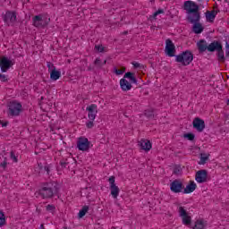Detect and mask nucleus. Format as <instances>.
<instances>
[{
    "mask_svg": "<svg viewBox=\"0 0 229 229\" xmlns=\"http://www.w3.org/2000/svg\"><path fill=\"white\" fill-rule=\"evenodd\" d=\"M216 56L218 62L225 63L226 60V57H225V51L223 50V47H221L217 52H216Z\"/></svg>",
    "mask_w": 229,
    "mask_h": 229,
    "instance_id": "23",
    "label": "nucleus"
},
{
    "mask_svg": "<svg viewBox=\"0 0 229 229\" xmlns=\"http://www.w3.org/2000/svg\"><path fill=\"white\" fill-rule=\"evenodd\" d=\"M225 56H229V44L228 42L225 43Z\"/></svg>",
    "mask_w": 229,
    "mask_h": 229,
    "instance_id": "44",
    "label": "nucleus"
},
{
    "mask_svg": "<svg viewBox=\"0 0 229 229\" xmlns=\"http://www.w3.org/2000/svg\"><path fill=\"white\" fill-rule=\"evenodd\" d=\"M47 67H48V72H52L53 71L56 70V67L51 62L47 63Z\"/></svg>",
    "mask_w": 229,
    "mask_h": 229,
    "instance_id": "34",
    "label": "nucleus"
},
{
    "mask_svg": "<svg viewBox=\"0 0 229 229\" xmlns=\"http://www.w3.org/2000/svg\"><path fill=\"white\" fill-rule=\"evenodd\" d=\"M103 65H106V60H105L103 63H102V66Z\"/></svg>",
    "mask_w": 229,
    "mask_h": 229,
    "instance_id": "51",
    "label": "nucleus"
},
{
    "mask_svg": "<svg viewBox=\"0 0 229 229\" xmlns=\"http://www.w3.org/2000/svg\"><path fill=\"white\" fill-rule=\"evenodd\" d=\"M178 173H180V166H175L174 168V174H178Z\"/></svg>",
    "mask_w": 229,
    "mask_h": 229,
    "instance_id": "45",
    "label": "nucleus"
},
{
    "mask_svg": "<svg viewBox=\"0 0 229 229\" xmlns=\"http://www.w3.org/2000/svg\"><path fill=\"white\" fill-rule=\"evenodd\" d=\"M183 10L187 11V21L191 24H193L192 26V31L196 35H199L203 33V25L199 22L201 21V13L199 12V5L196 4L195 2H192L191 0H188L184 2L183 4Z\"/></svg>",
    "mask_w": 229,
    "mask_h": 229,
    "instance_id": "1",
    "label": "nucleus"
},
{
    "mask_svg": "<svg viewBox=\"0 0 229 229\" xmlns=\"http://www.w3.org/2000/svg\"><path fill=\"white\" fill-rule=\"evenodd\" d=\"M0 124H2L3 128H6V126H8V124H10V123L8 121H6L4 123L2 122V123H0Z\"/></svg>",
    "mask_w": 229,
    "mask_h": 229,
    "instance_id": "46",
    "label": "nucleus"
},
{
    "mask_svg": "<svg viewBox=\"0 0 229 229\" xmlns=\"http://www.w3.org/2000/svg\"><path fill=\"white\" fill-rule=\"evenodd\" d=\"M43 171H45V173H47V174H50L51 173V165H46L43 168Z\"/></svg>",
    "mask_w": 229,
    "mask_h": 229,
    "instance_id": "39",
    "label": "nucleus"
},
{
    "mask_svg": "<svg viewBox=\"0 0 229 229\" xmlns=\"http://www.w3.org/2000/svg\"><path fill=\"white\" fill-rule=\"evenodd\" d=\"M139 145L143 151H150L153 148V144L148 140H141Z\"/></svg>",
    "mask_w": 229,
    "mask_h": 229,
    "instance_id": "16",
    "label": "nucleus"
},
{
    "mask_svg": "<svg viewBox=\"0 0 229 229\" xmlns=\"http://www.w3.org/2000/svg\"><path fill=\"white\" fill-rule=\"evenodd\" d=\"M86 112H88V117L91 121H95L96 116L98 115V105L91 104L86 107Z\"/></svg>",
    "mask_w": 229,
    "mask_h": 229,
    "instance_id": "13",
    "label": "nucleus"
},
{
    "mask_svg": "<svg viewBox=\"0 0 229 229\" xmlns=\"http://www.w3.org/2000/svg\"><path fill=\"white\" fill-rule=\"evenodd\" d=\"M108 182L110 183L111 196H113L114 199H117L121 190L119 189V186L115 185V176L113 175L109 177Z\"/></svg>",
    "mask_w": 229,
    "mask_h": 229,
    "instance_id": "10",
    "label": "nucleus"
},
{
    "mask_svg": "<svg viewBox=\"0 0 229 229\" xmlns=\"http://www.w3.org/2000/svg\"><path fill=\"white\" fill-rule=\"evenodd\" d=\"M182 223L186 225L189 226V225H191V223H192V218L191 217V216L185 215L184 216H182Z\"/></svg>",
    "mask_w": 229,
    "mask_h": 229,
    "instance_id": "26",
    "label": "nucleus"
},
{
    "mask_svg": "<svg viewBox=\"0 0 229 229\" xmlns=\"http://www.w3.org/2000/svg\"><path fill=\"white\" fill-rule=\"evenodd\" d=\"M47 212H50V214H55V211L56 210V207L53 204H48L46 206Z\"/></svg>",
    "mask_w": 229,
    "mask_h": 229,
    "instance_id": "29",
    "label": "nucleus"
},
{
    "mask_svg": "<svg viewBox=\"0 0 229 229\" xmlns=\"http://www.w3.org/2000/svg\"><path fill=\"white\" fill-rule=\"evenodd\" d=\"M178 213H179L180 217H183L184 216L188 215L187 210H185V208H183L182 206L179 207Z\"/></svg>",
    "mask_w": 229,
    "mask_h": 229,
    "instance_id": "32",
    "label": "nucleus"
},
{
    "mask_svg": "<svg viewBox=\"0 0 229 229\" xmlns=\"http://www.w3.org/2000/svg\"><path fill=\"white\" fill-rule=\"evenodd\" d=\"M197 47L199 50V53H205L207 51L208 53H216L220 50L221 47H223V44L219 40H214L210 44L207 43V40L200 39L197 43Z\"/></svg>",
    "mask_w": 229,
    "mask_h": 229,
    "instance_id": "3",
    "label": "nucleus"
},
{
    "mask_svg": "<svg viewBox=\"0 0 229 229\" xmlns=\"http://www.w3.org/2000/svg\"><path fill=\"white\" fill-rule=\"evenodd\" d=\"M192 60H194V54H192L191 50L182 51L181 54L175 55V62L177 64H182L183 67L191 65Z\"/></svg>",
    "mask_w": 229,
    "mask_h": 229,
    "instance_id": "4",
    "label": "nucleus"
},
{
    "mask_svg": "<svg viewBox=\"0 0 229 229\" xmlns=\"http://www.w3.org/2000/svg\"><path fill=\"white\" fill-rule=\"evenodd\" d=\"M7 165H8V162L6 161V157H5L4 162L0 164V167H3V169H6Z\"/></svg>",
    "mask_w": 229,
    "mask_h": 229,
    "instance_id": "43",
    "label": "nucleus"
},
{
    "mask_svg": "<svg viewBox=\"0 0 229 229\" xmlns=\"http://www.w3.org/2000/svg\"><path fill=\"white\" fill-rule=\"evenodd\" d=\"M59 192L60 184H58L56 182H49L42 183L38 194V196H41L43 199H51V198L58 196Z\"/></svg>",
    "mask_w": 229,
    "mask_h": 229,
    "instance_id": "2",
    "label": "nucleus"
},
{
    "mask_svg": "<svg viewBox=\"0 0 229 229\" xmlns=\"http://www.w3.org/2000/svg\"><path fill=\"white\" fill-rule=\"evenodd\" d=\"M199 1H203V0H199Z\"/></svg>",
    "mask_w": 229,
    "mask_h": 229,
    "instance_id": "54",
    "label": "nucleus"
},
{
    "mask_svg": "<svg viewBox=\"0 0 229 229\" xmlns=\"http://www.w3.org/2000/svg\"><path fill=\"white\" fill-rule=\"evenodd\" d=\"M184 185L180 179H175L170 183V191L174 194H180L183 192Z\"/></svg>",
    "mask_w": 229,
    "mask_h": 229,
    "instance_id": "9",
    "label": "nucleus"
},
{
    "mask_svg": "<svg viewBox=\"0 0 229 229\" xmlns=\"http://www.w3.org/2000/svg\"><path fill=\"white\" fill-rule=\"evenodd\" d=\"M0 81L6 83V81H8V76L0 73Z\"/></svg>",
    "mask_w": 229,
    "mask_h": 229,
    "instance_id": "41",
    "label": "nucleus"
},
{
    "mask_svg": "<svg viewBox=\"0 0 229 229\" xmlns=\"http://www.w3.org/2000/svg\"><path fill=\"white\" fill-rule=\"evenodd\" d=\"M79 151H89L90 149V142L85 137H80L77 141Z\"/></svg>",
    "mask_w": 229,
    "mask_h": 229,
    "instance_id": "11",
    "label": "nucleus"
},
{
    "mask_svg": "<svg viewBox=\"0 0 229 229\" xmlns=\"http://www.w3.org/2000/svg\"><path fill=\"white\" fill-rule=\"evenodd\" d=\"M6 225V217L4 216V212L0 211V228Z\"/></svg>",
    "mask_w": 229,
    "mask_h": 229,
    "instance_id": "27",
    "label": "nucleus"
},
{
    "mask_svg": "<svg viewBox=\"0 0 229 229\" xmlns=\"http://www.w3.org/2000/svg\"><path fill=\"white\" fill-rule=\"evenodd\" d=\"M207 160H208V157L203 156V154H201L200 160L199 162V165H205V164H207Z\"/></svg>",
    "mask_w": 229,
    "mask_h": 229,
    "instance_id": "33",
    "label": "nucleus"
},
{
    "mask_svg": "<svg viewBox=\"0 0 229 229\" xmlns=\"http://www.w3.org/2000/svg\"><path fill=\"white\" fill-rule=\"evenodd\" d=\"M165 53L166 56H169L170 58H173V56L176 58V47L171 38L165 40Z\"/></svg>",
    "mask_w": 229,
    "mask_h": 229,
    "instance_id": "7",
    "label": "nucleus"
},
{
    "mask_svg": "<svg viewBox=\"0 0 229 229\" xmlns=\"http://www.w3.org/2000/svg\"><path fill=\"white\" fill-rule=\"evenodd\" d=\"M3 60V57L0 56V62Z\"/></svg>",
    "mask_w": 229,
    "mask_h": 229,
    "instance_id": "52",
    "label": "nucleus"
},
{
    "mask_svg": "<svg viewBox=\"0 0 229 229\" xmlns=\"http://www.w3.org/2000/svg\"><path fill=\"white\" fill-rule=\"evenodd\" d=\"M1 123H3V121H2V120H0V124H1Z\"/></svg>",
    "mask_w": 229,
    "mask_h": 229,
    "instance_id": "53",
    "label": "nucleus"
},
{
    "mask_svg": "<svg viewBox=\"0 0 229 229\" xmlns=\"http://www.w3.org/2000/svg\"><path fill=\"white\" fill-rule=\"evenodd\" d=\"M10 158L13 160V162H15V164L19 162V159L15 157V152L13 150H12L10 153Z\"/></svg>",
    "mask_w": 229,
    "mask_h": 229,
    "instance_id": "36",
    "label": "nucleus"
},
{
    "mask_svg": "<svg viewBox=\"0 0 229 229\" xmlns=\"http://www.w3.org/2000/svg\"><path fill=\"white\" fill-rule=\"evenodd\" d=\"M162 13H165L164 9H158L157 11H156L153 15L149 16V21H156L157 20V16L160 15Z\"/></svg>",
    "mask_w": 229,
    "mask_h": 229,
    "instance_id": "25",
    "label": "nucleus"
},
{
    "mask_svg": "<svg viewBox=\"0 0 229 229\" xmlns=\"http://www.w3.org/2000/svg\"><path fill=\"white\" fill-rule=\"evenodd\" d=\"M21 112H22V104L17 101H12L8 105V115L11 117H17L21 115Z\"/></svg>",
    "mask_w": 229,
    "mask_h": 229,
    "instance_id": "5",
    "label": "nucleus"
},
{
    "mask_svg": "<svg viewBox=\"0 0 229 229\" xmlns=\"http://www.w3.org/2000/svg\"><path fill=\"white\" fill-rule=\"evenodd\" d=\"M120 87L123 92H128V90H131V84L128 80L123 79L120 80Z\"/></svg>",
    "mask_w": 229,
    "mask_h": 229,
    "instance_id": "18",
    "label": "nucleus"
},
{
    "mask_svg": "<svg viewBox=\"0 0 229 229\" xmlns=\"http://www.w3.org/2000/svg\"><path fill=\"white\" fill-rule=\"evenodd\" d=\"M126 72V67L123 66L120 70L117 68H114V73L116 76H121V74H124Z\"/></svg>",
    "mask_w": 229,
    "mask_h": 229,
    "instance_id": "31",
    "label": "nucleus"
},
{
    "mask_svg": "<svg viewBox=\"0 0 229 229\" xmlns=\"http://www.w3.org/2000/svg\"><path fill=\"white\" fill-rule=\"evenodd\" d=\"M15 64V60H10L6 56H2V60L0 62V69L2 72H8L11 67H13Z\"/></svg>",
    "mask_w": 229,
    "mask_h": 229,
    "instance_id": "8",
    "label": "nucleus"
},
{
    "mask_svg": "<svg viewBox=\"0 0 229 229\" xmlns=\"http://www.w3.org/2000/svg\"><path fill=\"white\" fill-rule=\"evenodd\" d=\"M144 115L148 119H155V109L149 108L144 111Z\"/></svg>",
    "mask_w": 229,
    "mask_h": 229,
    "instance_id": "24",
    "label": "nucleus"
},
{
    "mask_svg": "<svg viewBox=\"0 0 229 229\" xmlns=\"http://www.w3.org/2000/svg\"><path fill=\"white\" fill-rule=\"evenodd\" d=\"M183 138L187 139V140H194V139H196V135H194V133L192 132H188V133H184L183 134Z\"/></svg>",
    "mask_w": 229,
    "mask_h": 229,
    "instance_id": "30",
    "label": "nucleus"
},
{
    "mask_svg": "<svg viewBox=\"0 0 229 229\" xmlns=\"http://www.w3.org/2000/svg\"><path fill=\"white\" fill-rule=\"evenodd\" d=\"M196 189H198L196 182H194V181H190L187 186L182 190V194H191Z\"/></svg>",
    "mask_w": 229,
    "mask_h": 229,
    "instance_id": "15",
    "label": "nucleus"
},
{
    "mask_svg": "<svg viewBox=\"0 0 229 229\" xmlns=\"http://www.w3.org/2000/svg\"><path fill=\"white\" fill-rule=\"evenodd\" d=\"M38 166L39 171H44V165H42V163H38Z\"/></svg>",
    "mask_w": 229,
    "mask_h": 229,
    "instance_id": "47",
    "label": "nucleus"
},
{
    "mask_svg": "<svg viewBox=\"0 0 229 229\" xmlns=\"http://www.w3.org/2000/svg\"><path fill=\"white\" fill-rule=\"evenodd\" d=\"M94 64L97 65V67H103V62H101V59L99 58L95 60Z\"/></svg>",
    "mask_w": 229,
    "mask_h": 229,
    "instance_id": "40",
    "label": "nucleus"
},
{
    "mask_svg": "<svg viewBox=\"0 0 229 229\" xmlns=\"http://www.w3.org/2000/svg\"><path fill=\"white\" fill-rule=\"evenodd\" d=\"M39 229H46V227H44V224H41Z\"/></svg>",
    "mask_w": 229,
    "mask_h": 229,
    "instance_id": "49",
    "label": "nucleus"
},
{
    "mask_svg": "<svg viewBox=\"0 0 229 229\" xmlns=\"http://www.w3.org/2000/svg\"><path fill=\"white\" fill-rule=\"evenodd\" d=\"M61 76H62V72L60 71L52 70V72H50V80H52V81H56V80H60Z\"/></svg>",
    "mask_w": 229,
    "mask_h": 229,
    "instance_id": "19",
    "label": "nucleus"
},
{
    "mask_svg": "<svg viewBox=\"0 0 229 229\" xmlns=\"http://www.w3.org/2000/svg\"><path fill=\"white\" fill-rule=\"evenodd\" d=\"M86 127L89 130H92V128H94V120L89 119L87 123H86Z\"/></svg>",
    "mask_w": 229,
    "mask_h": 229,
    "instance_id": "35",
    "label": "nucleus"
},
{
    "mask_svg": "<svg viewBox=\"0 0 229 229\" xmlns=\"http://www.w3.org/2000/svg\"><path fill=\"white\" fill-rule=\"evenodd\" d=\"M215 12H216V16L221 12L220 10H215Z\"/></svg>",
    "mask_w": 229,
    "mask_h": 229,
    "instance_id": "50",
    "label": "nucleus"
},
{
    "mask_svg": "<svg viewBox=\"0 0 229 229\" xmlns=\"http://www.w3.org/2000/svg\"><path fill=\"white\" fill-rule=\"evenodd\" d=\"M123 78L126 80H129L130 84H134L137 85L138 81H137V76L135 75V72H125V74L123 75Z\"/></svg>",
    "mask_w": 229,
    "mask_h": 229,
    "instance_id": "17",
    "label": "nucleus"
},
{
    "mask_svg": "<svg viewBox=\"0 0 229 229\" xmlns=\"http://www.w3.org/2000/svg\"><path fill=\"white\" fill-rule=\"evenodd\" d=\"M59 165H61L62 169H65V167H67V165H69V162L60 161Z\"/></svg>",
    "mask_w": 229,
    "mask_h": 229,
    "instance_id": "42",
    "label": "nucleus"
},
{
    "mask_svg": "<svg viewBox=\"0 0 229 229\" xmlns=\"http://www.w3.org/2000/svg\"><path fill=\"white\" fill-rule=\"evenodd\" d=\"M193 128L197 130V131L201 132L203 130H205V120L196 117L193 119L192 122Z\"/></svg>",
    "mask_w": 229,
    "mask_h": 229,
    "instance_id": "14",
    "label": "nucleus"
},
{
    "mask_svg": "<svg viewBox=\"0 0 229 229\" xmlns=\"http://www.w3.org/2000/svg\"><path fill=\"white\" fill-rule=\"evenodd\" d=\"M95 49L98 52V53H103L105 51V47H103V45H96L95 46Z\"/></svg>",
    "mask_w": 229,
    "mask_h": 229,
    "instance_id": "37",
    "label": "nucleus"
},
{
    "mask_svg": "<svg viewBox=\"0 0 229 229\" xmlns=\"http://www.w3.org/2000/svg\"><path fill=\"white\" fill-rule=\"evenodd\" d=\"M3 21L7 26H13L17 21V13L13 11H7L2 14Z\"/></svg>",
    "mask_w": 229,
    "mask_h": 229,
    "instance_id": "6",
    "label": "nucleus"
},
{
    "mask_svg": "<svg viewBox=\"0 0 229 229\" xmlns=\"http://www.w3.org/2000/svg\"><path fill=\"white\" fill-rule=\"evenodd\" d=\"M208 178V172L206 169L199 170L195 174V180L198 183H206Z\"/></svg>",
    "mask_w": 229,
    "mask_h": 229,
    "instance_id": "12",
    "label": "nucleus"
},
{
    "mask_svg": "<svg viewBox=\"0 0 229 229\" xmlns=\"http://www.w3.org/2000/svg\"><path fill=\"white\" fill-rule=\"evenodd\" d=\"M216 10L213 11H207L206 12V19L209 22H214V19H216Z\"/></svg>",
    "mask_w": 229,
    "mask_h": 229,
    "instance_id": "20",
    "label": "nucleus"
},
{
    "mask_svg": "<svg viewBox=\"0 0 229 229\" xmlns=\"http://www.w3.org/2000/svg\"><path fill=\"white\" fill-rule=\"evenodd\" d=\"M89 207L85 205L82 207V208L79 211L78 217L79 219H83L85 216H87V212H89Z\"/></svg>",
    "mask_w": 229,
    "mask_h": 229,
    "instance_id": "22",
    "label": "nucleus"
},
{
    "mask_svg": "<svg viewBox=\"0 0 229 229\" xmlns=\"http://www.w3.org/2000/svg\"><path fill=\"white\" fill-rule=\"evenodd\" d=\"M42 101H44V97H41V98H39V103H42Z\"/></svg>",
    "mask_w": 229,
    "mask_h": 229,
    "instance_id": "48",
    "label": "nucleus"
},
{
    "mask_svg": "<svg viewBox=\"0 0 229 229\" xmlns=\"http://www.w3.org/2000/svg\"><path fill=\"white\" fill-rule=\"evenodd\" d=\"M32 22L35 28H40L42 26V16L41 15H36L32 18Z\"/></svg>",
    "mask_w": 229,
    "mask_h": 229,
    "instance_id": "21",
    "label": "nucleus"
},
{
    "mask_svg": "<svg viewBox=\"0 0 229 229\" xmlns=\"http://www.w3.org/2000/svg\"><path fill=\"white\" fill-rule=\"evenodd\" d=\"M195 229H205V222L203 220H197L195 223Z\"/></svg>",
    "mask_w": 229,
    "mask_h": 229,
    "instance_id": "28",
    "label": "nucleus"
},
{
    "mask_svg": "<svg viewBox=\"0 0 229 229\" xmlns=\"http://www.w3.org/2000/svg\"><path fill=\"white\" fill-rule=\"evenodd\" d=\"M132 65L134 69H142L144 67V64H141L140 63H138V62H132Z\"/></svg>",
    "mask_w": 229,
    "mask_h": 229,
    "instance_id": "38",
    "label": "nucleus"
}]
</instances>
